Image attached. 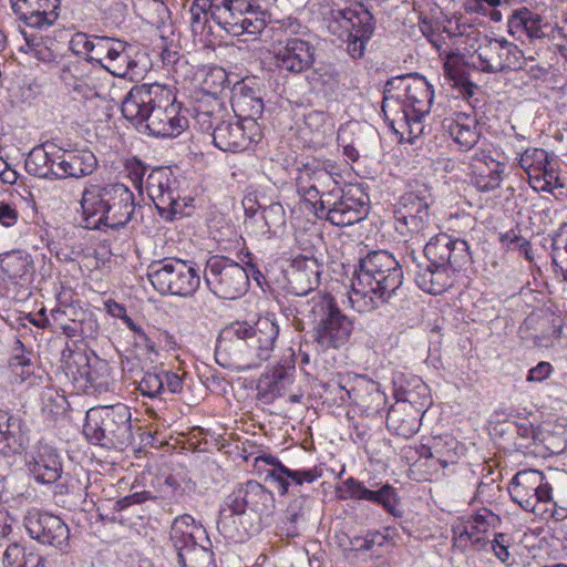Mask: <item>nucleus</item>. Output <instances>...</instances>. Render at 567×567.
<instances>
[{
    "mask_svg": "<svg viewBox=\"0 0 567 567\" xmlns=\"http://www.w3.org/2000/svg\"><path fill=\"white\" fill-rule=\"evenodd\" d=\"M231 107L239 120L257 122L264 112L260 90L246 80L236 83L231 91Z\"/></svg>",
    "mask_w": 567,
    "mask_h": 567,
    "instance_id": "29",
    "label": "nucleus"
},
{
    "mask_svg": "<svg viewBox=\"0 0 567 567\" xmlns=\"http://www.w3.org/2000/svg\"><path fill=\"white\" fill-rule=\"evenodd\" d=\"M321 476L317 467L308 470H290L279 466L277 470H267L266 480L274 484L280 495H286L290 486H301L303 483H312Z\"/></svg>",
    "mask_w": 567,
    "mask_h": 567,
    "instance_id": "35",
    "label": "nucleus"
},
{
    "mask_svg": "<svg viewBox=\"0 0 567 567\" xmlns=\"http://www.w3.org/2000/svg\"><path fill=\"white\" fill-rule=\"evenodd\" d=\"M59 153L61 150L52 143L32 148L25 159L27 172L42 178H55L61 158Z\"/></svg>",
    "mask_w": 567,
    "mask_h": 567,
    "instance_id": "32",
    "label": "nucleus"
},
{
    "mask_svg": "<svg viewBox=\"0 0 567 567\" xmlns=\"http://www.w3.org/2000/svg\"><path fill=\"white\" fill-rule=\"evenodd\" d=\"M244 225L248 234L256 238L271 237L269 230L261 228L262 226L267 227V225L265 224V219H262V212H260V214L257 215L256 217L245 218Z\"/></svg>",
    "mask_w": 567,
    "mask_h": 567,
    "instance_id": "62",
    "label": "nucleus"
},
{
    "mask_svg": "<svg viewBox=\"0 0 567 567\" xmlns=\"http://www.w3.org/2000/svg\"><path fill=\"white\" fill-rule=\"evenodd\" d=\"M24 527L31 538L43 545L62 549L69 544V527L59 516L30 512L24 518Z\"/></svg>",
    "mask_w": 567,
    "mask_h": 567,
    "instance_id": "20",
    "label": "nucleus"
},
{
    "mask_svg": "<svg viewBox=\"0 0 567 567\" xmlns=\"http://www.w3.org/2000/svg\"><path fill=\"white\" fill-rule=\"evenodd\" d=\"M505 164L481 152L470 162L471 183L481 192H491L499 187Z\"/></svg>",
    "mask_w": 567,
    "mask_h": 567,
    "instance_id": "26",
    "label": "nucleus"
},
{
    "mask_svg": "<svg viewBox=\"0 0 567 567\" xmlns=\"http://www.w3.org/2000/svg\"><path fill=\"white\" fill-rule=\"evenodd\" d=\"M93 357H97L94 352H89L81 348L71 349L69 346L62 351V364L66 375H71L76 382H81L82 378L89 371Z\"/></svg>",
    "mask_w": 567,
    "mask_h": 567,
    "instance_id": "39",
    "label": "nucleus"
},
{
    "mask_svg": "<svg viewBox=\"0 0 567 567\" xmlns=\"http://www.w3.org/2000/svg\"><path fill=\"white\" fill-rule=\"evenodd\" d=\"M121 111L140 133L154 137H176L188 124L179 115V106L171 101L169 92L157 83L132 87Z\"/></svg>",
    "mask_w": 567,
    "mask_h": 567,
    "instance_id": "4",
    "label": "nucleus"
},
{
    "mask_svg": "<svg viewBox=\"0 0 567 567\" xmlns=\"http://www.w3.org/2000/svg\"><path fill=\"white\" fill-rule=\"evenodd\" d=\"M145 188L162 217L173 219L184 214L179 183L168 168L153 169L146 178Z\"/></svg>",
    "mask_w": 567,
    "mask_h": 567,
    "instance_id": "14",
    "label": "nucleus"
},
{
    "mask_svg": "<svg viewBox=\"0 0 567 567\" xmlns=\"http://www.w3.org/2000/svg\"><path fill=\"white\" fill-rule=\"evenodd\" d=\"M511 537L507 534L504 533H495L493 540H489V544L487 548H491L493 550L494 555L506 565H511V554H509V546H511Z\"/></svg>",
    "mask_w": 567,
    "mask_h": 567,
    "instance_id": "55",
    "label": "nucleus"
},
{
    "mask_svg": "<svg viewBox=\"0 0 567 567\" xmlns=\"http://www.w3.org/2000/svg\"><path fill=\"white\" fill-rule=\"evenodd\" d=\"M72 311L73 309L71 307L56 308L51 311V316L56 327L61 329L68 338L81 337L83 330L79 327L80 320L69 317V312Z\"/></svg>",
    "mask_w": 567,
    "mask_h": 567,
    "instance_id": "51",
    "label": "nucleus"
},
{
    "mask_svg": "<svg viewBox=\"0 0 567 567\" xmlns=\"http://www.w3.org/2000/svg\"><path fill=\"white\" fill-rule=\"evenodd\" d=\"M148 278L161 295L192 297L200 286V269L192 260L164 258L150 266Z\"/></svg>",
    "mask_w": 567,
    "mask_h": 567,
    "instance_id": "9",
    "label": "nucleus"
},
{
    "mask_svg": "<svg viewBox=\"0 0 567 567\" xmlns=\"http://www.w3.org/2000/svg\"><path fill=\"white\" fill-rule=\"evenodd\" d=\"M203 533L205 530L188 514L174 519L169 537L181 567H216L214 553L196 542L197 535Z\"/></svg>",
    "mask_w": 567,
    "mask_h": 567,
    "instance_id": "12",
    "label": "nucleus"
},
{
    "mask_svg": "<svg viewBox=\"0 0 567 567\" xmlns=\"http://www.w3.org/2000/svg\"><path fill=\"white\" fill-rule=\"evenodd\" d=\"M430 215L429 210L394 219V228L395 230L403 237H406L412 234H422L425 235L426 229L429 228Z\"/></svg>",
    "mask_w": 567,
    "mask_h": 567,
    "instance_id": "48",
    "label": "nucleus"
},
{
    "mask_svg": "<svg viewBox=\"0 0 567 567\" xmlns=\"http://www.w3.org/2000/svg\"><path fill=\"white\" fill-rule=\"evenodd\" d=\"M454 141L464 150L472 148L480 140L476 120L465 113H460L450 127Z\"/></svg>",
    "mask_w": 567,
    "mask_h": 567,
    "instance_id": "41",
    "label": "nucleus"
},
{
    "mask_svg": "<svg viewBox=\"0 0 567 567\" xmlns=\"http://www.w3.org/2000/svg\"><path fill=\"white\" fill-rule=\"evenodd\" d=\"M133 47L130 44L128 49L122 52L117 59L112 61L106 71L117 78H125L130 72L137 66V62L132 56Z\"/></svg>",
    "mask_w": 567,
    "mask_h": 567,
    "instance_id": "54",
    "label": "nucleus"
},
{
    "mask_svg": "<svg viewBox=\"0 0 567 567\" xmlns=\"http://www.w3.org/2000/svg\"><path fill=\"white\" fill-rule=\"evenodd\" d=\"M301 308L299 312L311 320L313 341L322 351L339 349L349 342L353 320L340 310L332 295L317 291Z\"/></svg>",
    "mask_w": 567,
    "mask_h": 567,
    "instance_id": "7",
    "label": "nucleus"
},
{
    "mask_svg": "<svg viewBox=\"0 0 567 567\" xmlns=\"http://www.w3.org/2000/svg\"><path fill=\"white\" fill-rule=\"evenodd\" d=\"M25 550L18 540L10 542L2 554L4 567H21Z\"/></svg>",
    "mask_w": 567,
    "mask_h": 567,
    "instance_id": "57",
    "label": "nucleus"
},
{
    "mask_svg": "<svg viewBox=\"0 0 567 567\" xmlns=\"http://www.w3.org/2000/svg\"><path fill=\"white\" fill-rule=\"evenodd\" d=\"M495 515L483 508L471 515L466 520L453 526L452 534L456 546H466L471 543L476 549H487L489 539L486 536L493 526Z\"/></svg>",
    "mask_w": 567,
    "mask_h": 567,
    "instance_id": "22",
    "label": "nucleus"
},
{
    "mask_svg": "<svg viewBox=\"0 0 567 567\" xmlns=\"http://www.w3.org/2000/svg\"><path fill=\"white\" fill-rule=\"evenodd\" d=\"M96 167L97 159L93 152L89 150L63 152L59 161V172L55 173V178L85 177L93 174Z\"/></svg>",
    "mask_w": 567,
    "mask_h": 567,
    "instance_id": "34",
    "label": "nucleus"
},
{
    "mask_svg": "<svg viewBox=\"0 0 567 567\" xmlns=\"http://www.w3.org/2000/svg\"><path fill=\"white\" fill-rule=\"evenodd\" d=\"M310 499L306 496H300L296 498L287 509V518L291 523H297L299 520H305L306 511L309 508Z\"/></svg>",
    "mask_w": 567,
    "mask_h": 567,
    "instance_id": "61",
    "label": "nucleus"
},
{
    "mask_svg": "<svg viewBox=\"0 0 567 567\" xmlns=\"http://www.w3.org/2000/svg\"><path fill=\"white\" fill-rule=\"evenodd\" d=\"M517 70L524 71L530 80L536 81H545L549 73V68L534 63V59L526 60L524 58L520 60V68H517Z\"/></svg>",
    "mask_w": 567,
    "mask_h": 567,
    "instance_id": "59",
    "label": "nucleus"
},
{
    "mask_svg": "<svg viewBox=\"0 0 567 567\" xmlns=\"http://www.w3.org/2000/svg\"><path fill=\"white\" fill-rule=\"evenodd\" d=\"M431 203V194L427 187L423 184L406 185L405 192L396 199L393 205L394 219L404 217L406 215H415L429 210Z\"/></svg>",
    "mask_w": 567,
    "mask_h": 567,
    "instance_id": "33",
    "label": "nucleus"
},
{
    "mask_svg": "<svg viewBox=\"0 0 567 567\" xmlns=\"http://www.w3.org/2000/svg\"><path fill=\"white\" fill-rule=\"evenodd\" d=\"M71 48L76 54H91L94 47V35L89 37L86 33L78 32L71 40Z\"/></svg>",
    "mask_w": 567,
    "mask_h": 567,
    "instance_id": "63",
    "label": "nucleus"
},
{
    "mask_svg": "<svg viewBox=\"0 0 567 567\" xmlns=\"http://www.w3.org/2000/svg\"><path fill=\"white\" fill-rule=\"evenodd\" d=\"M210 127H213L214 145L224 152L245 151L260 138L259 124L254 120L248 122L221 120L215 126L209 123L208 128Z\"/></svg>",
    "mask_w": 567,
    "mask_h": 567,
    "instance_id": "17",
    "label": "nucleus"
},
{
    "mask_svg": "<svg viewBox=\"0 0 567 567\" xmlns=\"http://www.w3.org/2000/svg\"><path fill=\"white\" fill-rule=\"evenodd\" d=\"M444 76L451 87L457 91V96H462L466 100L472 97L475 90L478 89L477 85L470 80L465 69L461 65L445 63Z\"/></svg>",
    "mask_w": 567,
    "mask_h": 567,
    "instance_id": "43",
    "label": "nucleus"
},
{
    "mask_svg": "<svg viewBox=\"0 0 567 567\" xmlns=\"http://www.w3.org/2000/svg\"><path fill=\"white\" fill-rule=\"evenodd\" d=\"M230 506L246 514L247 511L264 513L274 505V495L256 481H248L236 488L227 499Z\"/></svg>",
    "mask_w": 567,
    "mask_h": 567,
    "instance_id": "27",
    "label": "nucleus"
},
{
    "mask_svg": "<svg viewBox=\"0 0 567 567\" xmlns=\"http://www.w3.org/2000/svg\"><path fill=\"white\" fill-rule=\"evenodd\" d=\"M27 467L33 478L42 484H53L62 478L61 455L55 447L45 443H39L37 451L27 461Z\"/></svg>",
    "mask_w": 567,
    "mask_h": 567,
    "instance_id": "24",
    "label": "nucleus"
},
{
    "mask_svg": "<svg viewBox=\"0 0 567 567\" xmlns=\"http://www.w3.org/2000/svg\"><path fill=\"white\" fill-rule=\"evenodd\" d=\"M278 334L279 327L269 318H259L255 324L234 321L218 334L216 362L236 371L259 368L272 357Z\"/></svg>",
    "mask_w": 567,
    "mask_h": 567,
    "instance_id": "2",
    "label": "nucleus"
},
{
    "mask_svg": "<svg viewBox=\"0 0 567 567\" xmlns=\"http://www.w3.org/2000/svg\"><path fill=\"white\" fill-rule=\"evenodd\" d=\"M221 29L233 37L243 34L258 35L266 25V14L250 0H230L225 7Z\"/></svg>",
    "mask_w": 567,
    "mask_h": 567,
    "instance_id": "15",
    "label": "nucleus"
},
{
    "mask_svg": "<svg viewBox=\"0 0 567 567\" xmlns=\"http://www.w3.org/2000/svg\"><path fill=\"white\" fill-rule=\"evenodd\" d=\"M83 434L92 444L123 450L133 442L130 408L118 403L90 409L85 415Z\"/></svg>",
    "mask_w": 567,
    "mask_h": 567,
    "instance_id": "8",
    "label": "nucleus"
},
{
    "mask_svg": "<svg viewBox=\"0 0 567 567\" xmlns=\"http://www.w3.org/2000/svg\"><path fill=\"white\" fill-rule=\"evenodd\" d=\"M331 19L348 32L347 51L350 56L361 59L375 31L372 12L362 2H354L347 8L331 10Z\"/></svg>",
    "mask_w": 567,
    "mask_h": 567,
    "instance_id": "13",
    "label": "nucleus"
},
{
    "mask_svg": "<svg viewBox=\"0 0 567 567\" xmlns=\"http://www.w3.org/2000/svg\"><path fill=\"white\" fill-rule=\"evenodd\" d=\"M32 353L28 351L20 339L14 340L13 354L8 361V367L16 382L22 383L34 372Z\"/></svg>",
    "mask_w": 567,
    "mask_h": 567,
    "instance_id": "40",
    "label": "nucleus"
},
{
    "mask_svg": "<svg viewBox=\"0 0 567 567\" xmlns=\"http://www.w3.org/2000/svg\"><path fill=\"white\" fill-rule=\"evenodd\" d=\"M434 99V90L424 76H399L386 81L382 101V112L402 107L420 115H427Z\"/></svg>",
    "mask_w": 567,
    "mask_h": 567,
    "instance_id": "10",
    "label": "nucleus"
},
{
    "mask_svg": "<svg viewBox=\"0 0 567 567\" xmlns=\"http://www.w3.org/2000/svg\"><path fill=\"white\" fill-rule=\"evenodd\" d=\"M472 256L464 239L452 238L445 233L431 237L424 246L423 256L414 250L408 252L403 262L420 289L440 295L453 286V276L470 265Z\"/></svg>",
    "mask_w": 567,
    "mask_h": 567,
    "instance_id": "3",
    "label": "nucleus"
},
{
    "mask_svg": "<svg viewBox=\"0 0 567 567\" xmlns=\"http://www.w3.org/2000/svg\"><path fill=\"white\" fill-rule=\"evenodd\" d=\"M13 13L34 29L52 25L59 17L61 0H10Z\"/></svg>",
    "mask_w": 567,
    "mask_h": 567,
    "instance_id": "23",
    "label": "nucleus"
},
{
    "mask_svg": "<svg viewBox=\"0 0 567 567\" xmlns=\"http://www.w3.org/2000/svg\"><path fill=\"white\" fill-rule=\"evenodd\" d=\"M24 445L22 420L0 410V453L4 456L20 453Z\"/></svg>",
    "mask_w": 567,
    "mask_h": 567,
    "instance_id": "36",
    "label": "nucleus"
},
{
    "mask_svg": "<svg viewBox=\"0 0 567 567\" xmlns=\"http://www.w3.org/2000/svg\"><path fill=\"white\" fill-rule=\"evenodd\" d=\"M540 17L527 9L514 13L509 19V28L513 30H522L529 39H540L544 31L540 25Z\"/></svg>",
    "mask_w": 567,
    "mask_h": 567,
    "instance_id": "45",
    "label": "nucleus"
},
{
    "mask_svg": "<svg viewBox=\"0 0 567 567\" xmlns=\"http://www.w3.org/2000/svg\"><path fill=\"white\" fill-rule=\"evenodd\" d=\"M288 291L296 296H307L320 281L319 265L313 259H295L286 270Z\"/></svg>",
    "mask_w": 567,
    "mask_h": 567,
    "instance_id": "28",
    "label": "nucleus"
},
{
    "mask_svg": "<svg viewBox=\"0 0 567 567\" xmlns=\"http://www.w3.org/2000/svg\"><path fill=\"white\" fill-rule=\"evenodd\" d=\"M338 497L341 499L368 501L379 506H382L385 512L393 516H400L401 512L398 509L400 497L396 489L385 484H371L370 487L365 486L361 481L349 477L342 487L337 488Z\"/></svg>",
    "mask_w": 567,
    "mask_h": 567,
    "instance_id": "19",
    "label": "nucleus"
},
{
    "mask_svg": "<svg viewBox=\"0 0 567 567\" xmlns=\"http://www.w3.org/2000/svg\"><path fill=\"white\" fill-rule=\"evenodd\" d=\"M2 274L14 285L25 287L34 276V266L31 255L22 250H12L0 256Z\"/></svg>",
    "mask_w": 567,
    "mask_h": 567,
    "instance_id": "31",
    "label": "nucleus"
},
{
    "mask_svg": "<svg viewBox=\"0 0 567 567\" xmlns=\"http://www.w3.org/2000/svg\"><path fill=\"white\" fill-rule=\"evenodd\" d=\"M262 219H265V224L267 227L262 226L261 228L269 230L271 237L280 234L286 226V210L280 203H271L270 205L264 207Z\"/></svg>",
    "mask_w": 567,
    "mask_h": 567,
    "instance_id": "49",
    "label": "nucleus"
},
{
    "mask_svg": "<svg viewBox=\"0 0 567 567\" xmlns=\"http://www.w3.org/2000/svg\"><path fill=\"white\" fill-rule=\"evenodd\" d=\"M204 281L213 295L225 300H236L249 289L246 269L230 258L219 255L207 259Z\"/></svg>",
    "mask_w": 567,
    "mask_h": 567,
    "instance_id": "11",
    "label": "nucleus"
},
{
    "mask_svg": "<svg viewBox=\"0 0 567 567\" xmlns=\"http://www.w3.org/2000/svg\"><path fill=\"white\" fill-rule=\"evenodd\" d=\"M423 413V404L420 408L415 406L411 392V401L402 399L390 408L386 415V426L396 435L410 439L419 431Z\"/></svg>",
    "mask_w": 567,
    "mask_h": 567,
    "instance_id": "25",
    "label": "nucleus"
},
{
    "mask_svg": "<svg viewBox=\"0 0 567 567\" xmlns=\"http://www.w3.org/2000/svg\"><path fill=\"white\" fill-rule=\"evenodd\" d=\"M554 372L553 365L547 361H540L536 367L529 369L527 382H543L547 380Z\"/></svg>",
    "mask_w": 567,
    "mask_h": 567,
    "instance_id": "64",
    "label": "nucleus"
},
{
    "mask_svg": "<svg viewBox=\"0 0 567 567\" xmlns=\"http://www.w3.org/2000/svg\"><path fill=\"white\" fill-rule=\"evenodd\" d=\"M559 162L554 157L546 167L540 171V174L530 181L529 185L536 192H548L553 193L554 189L564 187L560 181L559 174Z\"/></svg>",
    "mask_w": 567,
    "mask_h": 567,
    "instance_id": "47",
    "label": "nucleus"
},
{
    "mask_svg": "<svg viewBox=\"0 0 567 567\" xmlns=\"http://www.w3.org/2000/svg\"><path fill=\"white\" fill-rule=\"evenodd\" d=\"M287 377V369L282 364L275 365L270 372L266 373L260 380V385L265 384L270 392L278 390V384Z\"/></svg>",
    "mask_w": 567,
    "mask_h": 567,
    "instance_id": "60",
    "label": "nucleus"
},
{
    "mask_svg": "<svg viewBox=\"0 0 567 567\" xmlns=\"http://www.w3.org/2000/svg\"><path fill=\"white\" fill-rule=\"evenodd\" d=\"M216 525L219 534L225 539L235 543L245 542L254 529L249 516L241 511H237L236 506H230L228 501L220 508Z\"/></svg>",
    "mask_w": 567,
    "mask_h": 567,
    "instance_id": "30",
    "label": "nucleus"
},
{
    "mask_svg": "<svg viewBox=\"0 0 567 567\" xmlns=\"http://www.w3.org/2000/svg\"><path fill=\"white\" fill-rule=\"evenodd\" d=\"M91 367L81 382H84L85 388H91L97 393H104L110 390L111 374L106 361L101 360L99 357H93Z\"/></svg>",
    "mask_w": 567,
    "mask_h": 567,
    "instance_id": "42",
    "label": "nucleus"
},
{
    "mask_svg": "<svg viewBox=\"0 0 567 567\" xmlns=\"http://www.w3.org/2000/svg\"><path fill=\"white\" fill-rule=\"evenodd\" d=\"M113 40L114 38L106 35H94V47L86 60L89 62H96L102 66L107 53H110Z\"/></svg>",
    "mask_w": 567,
    "mask_h": 567,
    "instance_id": "58",
    "label": "nucleus"
},
{
    "mask_svg": "<svg viewBox=\"0 0 567 567\" xmlns=\"http://www.w3.org/2000/svg\"><path fill=\"white\" fill-rule=\"evenodd\" d=\"M498 239L503 249L507 251H517L529 262L534 260L532 245L528 239L522 236V230L518 226L507 231L499 233Z\"/></svg>",
    "mask_w": 567,
    "mask_h": 567,
    "instance_id": "46",
    "label": "nucleus"
},
{
    "mask_svg": "<svg viewBox=\"0 0 567 567\" xmlns=\"http://www.w3.org/2000/svg\"><path fill=\"white\" fill-rule=\"evenodd\" d=\"M83 227L118 229L134 217V194L124 184H89L80 200Z\"/></svg>",
    "mask_w": 567,
    "mask_h": 567,
    "instance_id": "6",
    "label": "nucleus"
},
{
    "mask_svg": "<svg viewBox=\"0 0 567 567\" xmlns=\"http://www.w3.org/2000/svg\"><path fill=\"white\" fill-rule=\"evenodd\" d=\"M402 282V267L394 256L385 250H373L359 261L349 300L358 312H369L380 303L390 302Z\"/></svg>",
    "mask_w": 567,
    "mask_h": 567,
    "instance_id": "5",
    "label": "nucleus"
},
{
    "mask_svg": "<svg viewBox=\"0 0 567 567\" xmlns=\"http://www.w3.org/2000/svg\"><path fill=\"white\" fill-rule=\"evenodd\" d=\"M138 390L145 396L156 398L164 391L163 370L153 368L152 371L144 372L138 382Z\"/></svg>",
    "mask_w": 567,
    "mask_h": 567,
    "instance_id": "52",
    "label": "nucleus"
},
{
    "mask_svg": "<svg viewBox=\"0 0 567 567\" xmlns=\"http://www.w3.org/2000/svg\"><path fill=\"white\" fill-rule=\"evenodd\" d=\"M334 166L312 161L297 168L298 195L311 205L315 215L338 227L351 226L369 214V196L359 187H340Z\"/></svg>",
    "mask_w": 567,
    "mask_h": 567,
    "instance_id": "1",
    "label": "nucleus"
},
{
    "mask_svg": "<svg viewBox=\"0 0 567 567\" xmlns=\"http://www.w3.org/2000/svg\"><path fill=\"white\" fill-rule=\"evenodd\" d=\"M478 68L486 73H498L520 68L523 52L506 40H491L477 49Z\"/></svg>",
    "mask_w": 567,
    "mask_h": 567,
    "instance_id": "21",
    "label": "nucleus"
},
{
    "mask_svg": "<svg viewBox=\"0 0 567 567\" xmlns=\"http://www.w3.org/2000/svg\"><path fill=\"white\" fill-rule=\"evenodd\" d=\"M509 495L526 512H535L538 503L551 501V486L537 470L516 473L509 483Z\"/></svg>",
    "mask_w": 567,
    "mask_h": 567,
    "instance_id": "16",
    "label": "nucleus"
},
{
    "mask_svg": "<svg viewBox=\"0 0 567 567\" xmlns=\"http://www.w3.org/2000/svg\"><path fill=\"white\" fill-rule=\"evenodd\" d=\"M554 157L543 148H528L520 154L518 164L527 174L528 183H530Z\"/></svg>",
    "mask_w": 567,
    "mask_h": 567,
    "instance_id": "44",
    "label": "nucleus"
},
{
    "mask_svg": "<svg viewBox=\"0 0 567 567\" xmlns=\"http://www.w3.org/2000/svg\"><path fill=\"white\" fill-rule=\"evenodd\" d=\"M230 0H193L190 12V25L194 33H203L206 24L212 19L218 27L221 28V19L225 13L226 4Z\"/></svg>",
    "mask_w": 567,
    "mask_h": 567,
    "instance_id": "37",
    "label": "nucleus"
},
{
    "mask_svg": "<svg viewBox=\"0 0 567 567\" xmlns=\"http://www.w3.org/2000/svg\"><path fill=\"white\" fill-rule=\"evenodd\" d=\"M23 34L27 41L28 52H30L33 58L43 63L55 62L58 55L47 45L43 38L37 39L32 35H28L25 32Z\"/></svg>",
    "mask_w": 567,
    "mask_h": 567,
    "instance_id": "53",
    "label": "nucleus"
},
{
    "mask_svg": "<svg viewBox=\"0 0 567 567\" xmlns=\"http://www.w3.org/2000/svg\"><path fill=\"white\" fill-rule=\"evenodd\" d=\"M272 53L280 72L297 75L312 66L316 48L309 41L289 35L274 44Z\"/></svg>",
    "mask_w": 567,
    "mask_h": 567,
    "instance_id": "18",
    "label": "nucleus"
},
{
    "mask_svg": "<svg viewBox=\"0 0 567 567\" xmlns=\"http://www.w3.org/2000/svg\"><path fill=\"white\" fill-rule=\"evenodd\" d=\"M553 264L558 266V261L567 262V223L563 224L556 235L553 237Z\"/></svg>",
    "mask_w": 567,
    "mask_h": 567,
    "instance_id": "56",
    "label": "nucleus"
},
{
    "mask_svg": "<svg viewBox=\"0 0 567 567\" xmlns=\"http://www.w3.org/2000/svg\"><path fill=\"white\" fill-rule=\"evenodd\" d=\"M456 445L457 442L453 437L435 440L433 452L429 451V456H435V460L442 467H447L457 462Z\"/></svg>",
    "mask_w": 567,
    "mask_h": 567,
    "instance_id": "50",
    "label": "nucleus"
},
{
    "mask_svg": "<svg viewBox=\"0 0 567 567\" xmlns=\"http://www.w3.org/2000/svg\"><path fill=\"white\" fill-rule=\"evenodd\" d=\"M384 116L394 132L402 136L408 135L410 142H413L414 138L423 134V120L426 115H420L406 109L392 106L386 110V115Z\"/></svg>",
    "mask_w": 567,
    "mask_h": 567,
    "instance_id": "38",
    "label": "nucleus"
}]
</instances>
